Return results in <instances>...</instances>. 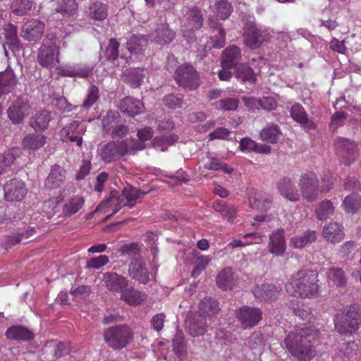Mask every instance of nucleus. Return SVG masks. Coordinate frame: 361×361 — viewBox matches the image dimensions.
I'll return each instance as SVG.
<instances>
[{
	"label": "nucleus",
	"mask_w": 361,
	"mask_h": 361,
	"mask_svg": "<svg viewBox=\"0 0 361 361\" xmlns=\"http://www.w3.org/2000/svg\"><path fill=\"white\" fill-rule=\"evenodd\" d=\"M317 336V330L308 326L297 328L285 337L283 343L288 353L298 361H310L315 355L312 341Z\"/></svg>",
	"instance_id": "obj_1"
},
{
	"label": "nucleus",
	"mask_w": 361,
	"mask_h": 361,
	"mask_svg": "<svg viewBox=\"0 0 361 361\" xmlns=\"http://www.w3.org/2000/svg\"><path fill=\"white\" fill-rule=\"evenodd\" d=\"M318 274L316 271L301 269L293 274L286 285V290L291 295L302 298H314L319 293Z\"/></svg>",
	"instance_id": "obj_2"
},
{
	"label": "nucleus",
	"mask_w": 361,
	"mask_h": 361,
	"mask_svg": "<svg viewBox=\"0 0 361 361\" xmlns=\"http://www.w3.org/2000/svg\"><path fill=\"white\" fill-rule=\"evenodd\" d=\"M134 334L126 324L116 325L104 331V339L109 347L114 350L126 348L133 339Z\"/></svg>",
	"instance_id": "obj_3"
},
{
	"label": "nucleus",
	"mask_w": 361,
	"mask_h": 361,
	"mask_svg": "<svg viewBox=\"0 0 361 361\" xmlns=\"http://www.w3.org/2000/svg\"><path fill=\"white\" fill-rule=\"evenodd\" d=\"M57 41L56 35L53 33L48 34L44 38L37 57L39 64L42 67L51 68L56 63H59Z\"/></svg>",
	"instance_id": "obj_4"
},
{
	"label": "nucleus",
	"mask_w": 361,
	"mask_h": 361,
	"mask_svg": "<svg viewBox=\"0 0 361 361\" xmlns=\"http://www.w3.org/2000/svg\"><path fill=\"white\" fill-rule=\"evenodd\" d=\"M176 83L187 90H193L200 85V77L195 68L188 63L178 66L174 73Z\"/></svg>",
	"instance_id": "obj_5"
},
{
	"label": "nucleus",
	"mask_w": 361,
	"mask_h": 361,
	"mask_svg": "<svg viewBox=\"0 0 361 361\" xmlns=\"http://www.w3.org/2000/svg\"><path fill=\"white\" fill-rule=\"evenodd\" d=\"M129 152L128 140L110 141L101 145L98 153L101 159L106 163H110L119 159Z\"/></svg>",
	"instance_id": "obj_6"
},
{
	"label": "nucleus",
	"mask_w": 361,
	"mask_h": 361,
	"mask_svg": "<svg viewBox=\"0 0 361 361\" xmlns=\"http://www.w3.org/2000/svg\"><path fill=\"white\" fill-rule=\"evenodd\" d=\"M336 156L346 166L353 163L358 157V147L353 141L345 137H337L334 141Z\"/></svg>",
	"instance_id": "obj_7"
},
{
	"label": "nucleus",
	"mask_w": 361,
	"mask_h": 361,
	"mask_svg": "<svg viewBox=\"0 0 361 361\" xmlns=\"http://www.w3.org/2000/svg\"><path fill=\"white\" fill-rule=\"evenodd\" d=\"M300 196L309 202L317 200L319 191V182L317 175L313 172L302 174L299 179Z\"/></svg>",
	"instance_id": "obj_8"
},
{
	"label": "nucleus",
	"mask_w": 361,
	"mask_h": 361,
	"mask_svg": "<svg viewBox=\"0 0 361 361\" xmlns=\"http://www.w3.org/2000/svg\"><path fill=\"white\" fill-rule=\"evenodd\" d=\"M235 314L244 329L254 327L262 319V312L259 308L247 305L235 310Z\"/></svg>",
	"instance_id": "obj_9"
},
{
	"label": "nucleus",
	"mask_w": 361,
	"mask_h": 361,
	"mask_svg": "<svg viewBox=\"0 0 361 361\" xmlns=\"http://www.w3.org/2000/svg\"><path fill=\"white\" fill-rule=\"evenodd\" d=\"M344 316L348 318L350 323L348 328H345L342 323L343 320H337L338 333L344 335H352L358 329L361 323V307L359 305H350Z\"/></svg>",
	"instance_id": "obj_10"
},
{
	"label": "nucleus",
	"mask_w": 361,
	"mask_h": 361,
	"mask_svg": "<svg viewBox=\"0 0 361 361\" xmlns=\"http://www.w3.org/2000/svg\"><path fill=\"white\" fill-rule=\"evenodd\" d=\"M30 109L31 106L26 99L18 97L7 109L8 117L13 124H20Z\"/></svg>",
	"instance_id": "obj_11"
},
{
	"label": "nucleus",
	"mask_w": 361,
	"mask_h": 361,
	"mask_svg": "<svg viewBox=\"0 0 361 361\" xmlns=\"http://www.w3.org/2000/svg\"><path fill=\"white\" fill-rule=\"evenodd\" d=\"M243 37L245 45L251 49L259 48L265 40L262 30L257 27L253 21H248L245 25Z\"/></svg>",
	"instance_id": "obj_12"
},
{
	"label": "nucleus",
	"mask_w": 361,
	"mask_h": 361,
	"mask_svg": "<svg viewBox=\"0 0 361 361\" xmlns=\"http://www.w3.org/2000/svg\"><path fill=\"white\" fill-rule=\"evenodd\" d=\"M4 197L7 201H20L27 192L24 182L14 178L7 182L4 187Z\"/></svg>",
	"instance_id": "obj_13"
},
{
	"label": "nucleus",
	"mask_w": 361,
	"mask_h": 361,
	"mask_svg": "<svg viewBox=\"0 0 361 361\" xmlns=\"http://www.w3.org/2000/svg\"><path fill=\"white\" fill-rule=\"evenodd\" d=\"M128 275L142 284L149 281V274L145 262L142 257L133 258L128 265Z\"/></svg>",
	"instance_id": "obj_14"
},
{
	"label": "nucleus",
	"mask_w": 361,
	"mask_h": 361,
	"mask_svg": "<svg viewBox=\"0 0 361 361\" xmlns=\"http://www.w3.org/2000/svg\"><path fill=\"white\" fill-rule=\"evenodd\" d=\"M44 30V23L37 19H31L23 25L21 37L28 42L37 41L42 37Z\"/></svg>",
	"instance_id": "obj_15"
},
{
	"label": "nucleus",
	"mask_w": 361,
	"mask_h": 361,
	"mask_svg": "<svg viewBox=\"0 0 361 361\" xmlns=\"http://www.w3.org/2000/svg\"><path fill=\"white\" fill-rule=\"evenodd\" d=\"M207 319H204L198 313L188 316L185 320L186 328L188 333L193 337L204 334L207 327L211 324Z\"/></svg>",
	"instance_id": "obj_16"
},
{
	"label": "nucleus",
	"mask_w": 361,
	"mask_h": 361,
	"mask_svg": "<svg viewBox=\"0 0 361 361\" xmlns=\"http://www.w3.org/2000/svg\"><path fill=\"white\" fill-rule=\"evenodd\" d=\"M291 118L300 123L305 130H314L317 129V123L308 116L304 107L299 103H295L290 109Z\"/></svg>",
	"instance_id": "obj_17"
},
{
	"label": "nucleus",
	"mask_w": 361,
	"mask_h": 361,
	"mask_svg": "<svg viewBox=\"0 0 361 361\" xmlns=\"http://www.w3.org/2000/svg\"><path fill=\"white\" fill-rule=\"evenodd\" d=\"M267 247L269 252L275 256H282L285 253L286 243L283 229H276L269 235V242Z\"/></svg>",
	"instance_id": "obj_18"
},
{
	"label": "nucleus",
	"mask_w": 361,
	"mask_h": 361,
	"mask_svg": "<svg viewBox=\"0 0 361 361\" xmlns=\"http://www.w3.org/2000/svg\"><path fill=\"white\" fill-rule=\"evenodd\" d=\"M279 194L285 199L291 202H298L300 199V194L295 188L293 180L284 177L278 180L276 183Z\"/></svg>",
	"instance_id": "obj_19"
},
{
	"label": "nucleus",
	"mask_w": 361,
	"mask_h": 361,
	"mask_svg": "<svg viewBox=\"0 0 361 361\" xmlns=\"http://www.w3.org/2000/svg\"><path fill=\"white\" fill-rule=\"evenodd\" d=\"M104 286L111 292L120 293L128 286V279L116 272H106L103 274Z\"/></svg>",
	"instance_id": "obj_20"
},
{
	"label": "nucleus",
	"mask_w": 361,
	"mask_h": 361,
	"mask_svg": "<svg viewBox=\"0 0 361 361\" xmlns=\"http://www.w3.org/2000/svg\"><path fill=\"white\" fill-rule=\"evenodd\" d=\"M66 179V171L60 165L51 166L50 172L44 180V186L48 189H56L61 187Z\"/></svg>",
	"instance_id": "obj_21"
},
{
	"label": "nucleus",
	"mask_w": 361,
	"mask_h": 361,
	"mask_svg": "<svg viewBox=\"0 0 361 361\" xmlns=\"http://www.w3.org/2000/svg\"><path fill=\"white\" fill-rule=\"evenodd\" d=\"M242 59L240 49L235 45L227 47L221 53V64L223 68H235Z\"/></svg>",
	"instance_id": "obj_22"
},
{
	"label": "nucleus",
	"mask_w": 361,
	"mask_h": 361,
	"mask_svg": "<svg viewBox=\"0 0 361 361\" xmlns=\"http://www.w3.org/2000/svg\"><path fill=\"white\" fill-rule=\"evenodd\" d=\"M280 291L281 288L271 283L256 286L252 290L255 297L261 301L276 299Z\"/></svg>",
	"instance_id": "obj_23"
},
{
	"label": "nucleus",
	"mask_w": 361,
	"mask_h": 361,
	"mask_svg": "<svg viewBox=\"0 0 361 361\" xmlns=\"http://www.w3.org/2000/svg\"><path fill=\"white\" fill-rule=\"evenodd\" d=\"M119 109L123 114L129 116H135L142 113L145 106L140 100L131 97H126L120 101Z\"/></svg>",
	"instance_id": "obj_24"
},
{
	"label": "nucleus",
	"mask_w": 361,
	"mask_h": 361,
	"mask_svg": "<svg viewBox=\"0 0 361 361\" xmlns=\"http://www.w3.org/2000/svg\"><path fill=\"white\" fill-rule=\"evenodd\" d=\"M183 20L185 25L191 27V29L200 30L204 23V17L201 9L195 6L187 8Z\"/></svg>",
	"instance_id": "obj_25"
},
{
	"label": "nucleus",
	"mask_w": 361,
	"mask_h": 361,
	"mask_svg": "<svg viewBox=\"0 0 361 361\" xmlns=\"http://www.w3.org/2000/svg\"><path fill=\"white\" fill-rule=\"evenodd\" d=\"M219 304L218 301L212 298H204L201 300L199 305L198 313L204 319L211 321L219 311Z\"/></svg>",
	"instance_id": "obj_26"
},
{
	"label": "nucleus",
	"mask_w": 361,
	"mask_h": 361,
	"mask_svg": "<svg viewBox=\"0 0 361 361\" xmlns=\"http://www.w3.org/2000/svg\"><path fill=\"white\" fill-rule=\"evenodd\" d=\"M145 75V70L142 68H130L126 69L121 75L123 81L131 87H140Z\"/></svg>",
	"instance_id": "obj_27"
},
{
	"label": "nucleus",
	"mask_w": 361,
	"mask_h": 361,
	"mask_svg": "<svg viewBox=\"0 0 361 361\" xmlns=\"http://www.w3.org/2000/svg\"><path fill=\"white\" fill-rule=\"evenodd\" d=\"M210 27L212 29V33L210 37V44L212 48L221 49L226 44V31L221 23L211 20Z\"/></svg>",
	"instance_id": "obj_28"
},
{
	"label": "nucleus",
	"mask_w": 361,
	"mask_h": 361,
	"mask_svg": "<svg viewBox=\"0 0 361 361\" xmlns=\"http://www.w3.org/2000/svg\"><path fill=\"white\" fill-rule=\"evenodd\" d=\"M176 37V32L170 28L169 24L159 25L152 34L153 39L159 44H170Z\"/></svg>",
	"instance_id": "obj_29"
},
{
	"label": "nucleus",
	"mask_w": 361,
	"mask_h": 361,
	"mask_svg": "<svg viewBox=\"0 0 361 361\" xmlns=\"http://www.w3.org/2000/svg\"><path fill=\"white\" fill-rule=\"evenodd\" d=\"M51 5L54 10L64 18L73 16L78 11L75 0H54Z\"/></svg>",
	"instance_id": "obj_30"
},
{
	"label": "nucleus",
	"mask_w": 361,
	"mask_h": 361,
	"mask_svg": "<svg viewBox=\"0 0 361 361\" xmlns=\"http://www.w3.org/2000/svg\"><path fill=\"white\" fill-rule=\"evenodd\" d=\"M323 236L332 243H339L344 238L343 227L337 222L330 223L324 227Z\"/></svg>",
	"instance_id": "obj_31"
},
{
	"label": "nucleus",
	"mask_w": 361,
	"mask_h": 361,
	"mask_svg": "<svg viewBox=\"0 0 361 361\" xmlns=\"http://www.w3.org/2000/svg\"><path fill=\"white\" fill-rule=\"evenodd\" d=\"M51 118L50 112L46 110L37 111L30 117L29 124L36 131L44 130L48 127Z\"/></svg>",
	"instance_id": "obj_32"
},
{
	"label": "nucleus",
	"mask_w": 361,
	"mask_h": 361,
	"mask_svg": "<svg viewBox=\"0 0 361 361\" xmlns=\"http://www.w3.org/2000/svg\"><path fill=\"white\" fill-rule=\"evenodd\" d=\"M148 40L142 35H134L126 42V48L134 54H142L147 47Z\"/></svg>",
	"instance_id": "obj_33"
},
{
	"label": "nucleus",
	"mask_w": 361,
	"mask_h": 361,
	"mask_svg": "<svg viewBox=\"0 0 361 361\" xmlns=\"http://www.w3.org/2000/svg\"><path fill=\"white\" fill-rule=\"evenodd\" d=\"M234 75L242 82L254 84L257 80L254 70L247 63H241L235 67Z\"/></svg>",
	"instance_id": "obj_34"
},
{
	"label": "nucleus",
	"mask_w": 361,
	"mask_h": 361,
	"mask_svg": "<svg viewBox=\"0 0 361 361\" xmlns=\"http://www.w3.org/2000/svg\"><path fill=\"white\" fill-rule=\"evenodd\" d=\"M241 151L255 152L260 154H270L271 147L265 144L257 143L251 138L244 137L240 142Z\"/></svg>",
	"instance_id": "obj_35"
},
{
	"label": "nucleus",
	"mask_w": 361,
	"mask_h": 361,
	"mask_svg": "<svg viewBox=\"0 0 361 361\" xmlns=\"http://www.w3.org/2000/svg\"><path fill=\"white\" fill-rule=\"evenodd\" d=\"M121 299L130 305L140 304L145 298V295L133 287L125 288L121 292Z\"/></svg>",
	"instance_id": "obj_36"
},
{
	"label": "nucleus",
	"mask_w": 361,
	"mask_h": 361,
	"mask_svg": "<svg viewBox=\"0 0 361 361\" xmlns=\"http://www.w3.org/2000/svg\"><path fill=\"white\" fill-rule=\"evenodd\" d=\"M10 340L30 341L34 338V334L23 326H12L6 332Z\"/></svg>",
	"instance_id": "obj_37"
},
{
	"label": "nucleus",
	"mask_w": 361,
	"mask_h": 361,
	"mask_svg": "<svg viewBox=\"0 0 361 361\" xmlns=\"http://www.w3.org/2000/svg\"><path fill=\"white\" fill-rule=\"evenodd\" d=\"M46 142V137L42 134L30 133L22 140V146L24 149L35 151L43 147Z\"/></svg>",
	"instance_id": "obj_38"
},
{
	"label": "nucleus",
	"mask_w": 361,
	"mask_h": 361,
	"mask_svg": "<svg viewBox=\"0 0 361 361\" xmlns=\"http://www.w3.org/2000/svg\"><path fill=\"white\" fill-rule=\"evenodd\" d=\"M16 85V78L13 71L0 73V96L11 92Z\"/></svg>",
	"instance_id": "obj_39"
},
{
	"label": "nucleus",
	"mask_w": 361,
	"mask_h": 361,
	"mask_svg": "<svg viewBox=\"0 0 361 361\" xmlns=\"http://www.w3.org/2000/svg\"><path fill=\"white\" fill-rule=\"evenodd\" d=\"M214 210L219 213L221 216L228 221L233 223L237 215V209L233 204H226L223 201L214 203Z\"/></svg>",
	"instance_id": "obj_40"
},
{
	"label": "nucleus",
	"mask_w": 361,
	"mask_h": 361,
	"mask_svg": "<svg viewBox=\"0 0 361 361\" xmlns=\"http://www.w3.org/2000/svg\"><path fill=\"white\" fill-rule=\"evenodd\" d=\"M216 282L219 288L223 290H231L235 283L233 273L231 268L222 269L217 275Z\"/></svg>",
	"instance_id": "obj_41"
},
{
	"label": "nucleus",
	"mask_w": 361,
	"mask_h": 361,
	"mask_svg": "<svg viewBox=\"0 0 361 361\" xmlns=\"http://www.w3.org/2000/svg\"><path fill=\"white\" fill-rule=\"evenodd\" d=\"M281 135L279 127L274 123H269L260 131L262 140L267 142L276 143Z\"/></svg>",
	"instance_id": "obj_42"
},
{
	"label": "nucleus",
	"mask_w": 361,
	"mask_h": 361,
	"mask_svg": "<svg viewBox=\"0 0 361 361\" xmlns=\"http://www.w3.org/2000/svg\"><path fill=\"white\" fill-rule=\"evenodd\" d=\"M271 202V199L268 195L257 191L250 200V206L254 209L264 212L270 208Z\"/></svg>",
	"instance_id": "obj_43"
},
{
	"label": "nucleus",
	"mask_w": 361,
	"mask_h": 361,
	"mask_svg": "<svg viewBox=\"0 0 361 361\" xmlns=\"http://www.w3.org/2000/svg\"><path fill=\"white\" fill-rule=\"evenodd\" d=\"M316 239V232L312 230H307L301 235L292 237L290 240V244L295 248H302L307 244L314 242Z\"/></svg>",
	"instance_id": "obj_44"
},
{
	"label": "nucleus",
	"mask_w": 361,
	"mask_h": 361,
	"mask_svg": "<svg viewBox=\"0 0 361 361\" xmlns=\"http://www.w3.org/2000/svg\"><path fill=\"white\" fill-rule=\"evenodd\" d=\"M326 276L333 285L342 288L346 284L347 279L343 270L339 267H331L328 269Z\"/></svg>",
	"instance_id": "obj_45"
},
{
	"label": "nucleus",
	"mask_w": 361,
	"mask_h": 361,
	"mask_svg": "<svg viewBox=\"0 0 361 361\" xmlns=\"http://www.w3.org/2000/svg\"><path fill=\"white\" fill-rule=\"evenodd\" d=\"M148 192L149 191L142 192L139 188L133 186L124 188L122 190V195L126 199L127 204H123V206L128 205L130 207L135 206L137 200Z\"/></svg>",
	"instance_id": "obj_46"
},
{
	"label": "nucleus",
	"mask_w": 361,
	"mask_h": 361,
	"mask_svg": "<svg viewBox=\"0 0 361 361\" xmlns=\"http://www.w3.org/2000/svg\"><path fill=\"white\" fill-rule=\"evenodd\" d=\"M108 16L106 5L99 1L94 2L89 8V16L94 20H104Z\"/></svg>",
	"instance_id": "obj_47"
},
{
	"label": "nucleus",
	"mask_w": 361,
	"mask_h": 361,
	"mask_svg": "<svg viewBox=\"0 0 361 361\" xmlns=\"http://www.w3.org/2000/svg\"><path fill=\"white\" fill-rule=\"evenodd\" d=\"M19 152V149L13 148L0 155V176L13 163Z\"/></svg>",
	"instance_id": "obj_48"
},
{
	"label": "nucleus",
	"mask_w": 361,
	"mask_h": 361,
	"mask_svg": "<svg viewBox=\"0 0 361 361\" xmlns=\"http://www.w3.org/2000/svg\"><path fill=\"white\" fill-rule=\"evenodd\" d=\"M343 204L348 213L355 214L361 208V196L353 192L345 197Z\"/></svg>",
	"instance_id": "obj_49"
},
{
	"label": "nucleus",
	"mask_w": 361,
	"mask_h": 361,
	"mask_svg": "<svg viewBox=\"0 0 361 361\" xmlns=\"http://www.w3.org/2000/svg\"><path fill=\"white\" fill-rule=\"evenodd\" d=\"M33 6L31 0H14L11 4V9L14 14L20 16L29 14Z\"/></svg>",
	"instance_id": "obj_50"
},
{
	"label": "nucleus",
	"mask_w": 361,
	"mask_h": 361,
	"mask_svg": "<svg viewBox=\"0 0 361 361\" xmlns=\"http://www.w3.org/2000/svg\"><path fill=\"white\" fill-rule=\"evenodd\" d=\"M119 43L115 39H110L104 51L100 53L99 59L105 57L107 61H115L118 57Z\"/></svg>",
	"instance_id": "obj_51"
},
{
	"label": "nucleus",
	"mask_w": 361,
	"mask_h": 361,
	"mask_svg": "<svg viewBox=\"0 0 361 361\" xmlns=\"http://www.w3.org/2000/svg\"><path fill=\"white\" fill-rule=\"evenodd\" d=\"M334 212V207L330 200H323L317 207L315 213L319 220H325Z\"/></svg>",
	"instance_id": "obj_52"
},
{
	"label": "nucleus",
	"mask_w": 361,
	"mask_h": 361,
	"mask_svg": "<svg viewBox=\"0 0 361 361\" xmlns=\"http://www.w3.org/2000/svg\"><path fill=\"white\" fill-rule=\"evenodd\" d=\"M86 127L79 121H73L63 127L60 131V136H68V135L84 134Z\"/></svg>",
	"instance_id": "obj_53"
},
{
	"label": "nucleus",
	"mask_w": 361,
	"mask_h": 361,
	"mask_svg": "<svg viewBox=\"0 0 361 361\" xmlns=\"http://www.w3.org/2000/svg\"><path fill=\"white\" fill-rule=\"evenodd\" d=\"M85 200L82 197L75 196L71 198L63 207V213L71 216L77 213L83 206Z\"/></svg>",
	"instance_id": "obj_54"
},
{
	"label": "nucleus",
	"mask_w": 361,
	"mask_h": 361,
	"mask_svg": "<svg viewBox=\"0 0 361 361\" xmlns=\"http://www.w3.org/2000/svg\"><path fill=\"white\" fill-rule=\"evenodd\" d=\"M217 16L221 20L228 18L233 11V6L227 0H220L215 4Z\"/></svg>",
	"instance_id": "obj_55"
},
{
	"label": "nucleus",
	"mask_w": 361,
	"mask_h": 361,
	"mask_svg": "<svg viewBox=\"0 0 361 361\" xmlns=\"http://www.w3.org/2000/svg\"><path fill=\"white\" fill-rule=\"evenodd\" d=\"M173 350L179 358H183L186 355L185 341L181 335L177 334L173 339Z\"/></svg>",
	"instance_id": "obj_56"
},
{
	"label": "nucleus",
	"mask_w": 361,
	"mask_h": 361,
	"mask_svg": "<svg viewBox=\"0 0 361 361\" xmlns=\"http://www.w3.org/2000/svg\"><path fill=\"white\" fill-rule=\"evenodd\" d=\"M122 256H128L133 258H140L139 256L140 249L137 243H130L123 245L118 250Z\"/></svg>",
	"instance_id": "obj_57"
},
{
	"label": "nucleus",
	"mask_w": 361,
	"mask_h": 361,
	"mask_svg": "<svg viewBox=\"0 0 361 361\" xmlns=\"http://www.w3.org/2000/svg\"><path fill=\"white\" fill-rule=\"evenodd\" d=\"M119 114L116 111H108L106 116L102 120V126L105 130L109 131L112 130L115 126L118 123Z\"/></svg>",
	"instance_id": "obj_58"
},
{
	"label": "nucleus",
	"mask_w": 361,
	"mask_h": 361,
	"mask_svg": "<svg viewBox=\"0 0 361 361\" xmlns=\"http://www.w3.org/2000/svg\"><path fill=\"white\" fill-rule=\"evenodd\" d=\"M348 118V114L345 111H336L332 114L329 123V129L335 132L338 127L342 126Z\"/></svg>",
	"instance_id": "obj_59"
},
{
	"label": "nucleus",
	"mask_w": 361,
	"mask_h": 361,
	"mask_svg": "<svg viewBox=\"0 0 361 361\" xmlns=\"http://www.w3.org/2000/svg\"><path fill=\"white\" fill-rule=\"evenodd\" d=\"M113 204H116V208L112 212L114 214H116L122 208V207H124L123 204L122 205L121 203L120 202V199L117 195L116 191H112L111 192L109 197L106 199L105 201L102 202L99 204L97 209L102 207H108Z\"/></svg>",
	"instance_id": "obj_60"
},
{
	"label": "nucleus",
	"mask_w": 361,
	"mask_h": 361,
	"mask_svg": "<svg viewBox=\"0 0 361 361\" xmlns=\"http://www.w3.org/2000/svg\"><path fill=\"white\" fill-rule=\"evenodd\" d=\"M204 168L207 170L219 171L221 170L226 173H231L233 169L227 168V164L216 158H211L209 161L204 165Z\"/></svg>",
	"instance_id": "obj_61"
},
{
	"label": "nucleus",
	"mask_w": 361,
	"mask_h": 361,
	"mask_svg": "<svg viewBox=\"0 0 361 361\" xmlns=\"http://www.w3.org/2000/svg\"><path fill=\"white\" fill-rule=\"evenodd\" d=\"M218 106L224 111H235L237 109L239 104V99L235 97L225 98L219 100L217 103Z\"/></svg>",
	"instance_id": "obj_62"
},
{
	"label": "nucleus",
	"mask_w": 361,
	"mask_h": 361,
	"mask_svg": "<svg viewBox=\"0 0 361 361\" xmlns=\"http://www.w3.org/2000/svg\"><path fill=\"white\" fill-rule=\"evenodd\" d=\"M163 103L169 109L180 108L183 104V97H178L173 94H168L164 97Z\"/></svg>",
	"instance_id": "obj_63"
},
{
	"label": "nucleus",
	"mask_w": 361,
	"mask_h": 361,
	"mask_svg": "<svg viewBox=\"0 0 361 361\" xmlns=\"http://www.w3.org/2000/svg\"><path fill=\"white\" fill-rule=\"evenodd\" d=\"M109 262V257L106 255H100L93 257L87 262L86 268L98 269L107 264Z\"/></svg>",
	"instance_id": "obj_64"
}]
</instances>
